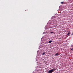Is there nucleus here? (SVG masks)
Masks as SVG:
<instances>
[{
    "mask_svg": "<svg viewBox=\"0 0 73 73\" xmlns=\"http://www.w3.org/2000/svg\"><path fill=\"white\" fill-rule=\"evenodd\" d=\"M53 70H49L48 73H53Z\"/></svg>",
    "mask_w": 73,
    "mask_h": 73,
    "instance_id": "1",
    "label": "nucleus"
},
{
    "mask_svg": "<svg viewBox=\"0 0 73 73\" xmlns=\"http://www.w3.org/2000/svg\"><path fill=\"white\" fill-rule=\"evenodd\" d=\"M55 56H58V53H57L56 54H55Z\"/></svg>",
    "mask_w": 73,
    "mask_h": 73,
    "instance_id": "2",
    "label": "nucleus"
},
{
    "mask_svg": "<svg viewBox=\"0 0 73 73\" xmlns=\"http://www.w3.org/2000/svg\"><path fill=\"white\" fill-rule=\"evenodd\" d=\"M52 70L53 71V72H54V71L56 70V68H53L52 69Z\"/></svg>",
    "mask_w": 73,
    "mask_h": 73,
    "instance_id": "3",
    "label": "nucleus"
},
{
    "mask_svg": "<svg viewBox=\"0 0 73 73\" xmlns=\"http://www.w3.org/2000/svg\"><path fill=\"white\" fill-rule=\"evenodd\" d=\"M52 42V40H50L49 41L48 43H49V44H50V43H51Z\"/></svg>",
    "mask_w": 73,
    "mask_h": 73,
    "instance_id": "4",
    "label": "nucleus"
},
{
    "mask_svg": "<svg viewBox=\"0 0 73 73\" xmlns=\"http://www.w3.org/2000/svg\"><path fill=\"white\" fill-rule=\"evenodd\" d=\"M70 33L69 32H68V33L67 34L68 36H69V34H70Z\"/></svg>",
    "mask_w": 73,
    "mask_h": 73,
    "instance_id": "5",
    "label": "nucleus"
},
{
    "mask_svg": "<svg viewBox=\"0 0 73 73\" xmlns=\"http://www.w3.org/2000/svg\"><path fill=\"white\" fill-rule=\"evenodd\" d=\"M45 54V52H43L42 54V55H44Z\"/></svg>",
    "mask_w": 73,
    "mask_h": 73,
    "instance_id": "6",
    "label": "nucleus"
},
{
    "mask_svg": "<svg viewBox=\"0 0 73 73\" xmlns=\"http://www.w3.org/2000/svg\"><path fill=\"white\" fill-rule=\"evenodd\" d=\"M61 4H64V2H61Z\"/></svg>",
    "mask_w": 73,
    "mask_h": 73,
    "instance_id": "7",
    "label": "nucleus"
},
{
    "mask_svg": "<svg viewBox=\"0 0 73 73\" xmlns=\"http://www.w3.org/2000/svg\"><path fill=\"white\" fill-rule=\"evenodd\" d=\"M50 33H53V32H50Z\"/></svg>",
    "mask_w": 73,
    "mask_h": 73,
    "instance_id": "8",
    "label": "nucleus"
},
{
    "mask_svg": "<svg viewBox=\"0 0 73 73\" xmlns=\"http://www.w3.org/2000/svg\"><path fill=\"white\" fill-rule=\"evenodd\" d=\"M71 35H73V33H72V34H71Z\"/></svg>",
    "mask_w": 73,
    "mask_h": 73,
    "instance_id": "9",
    "label": "nucleus"
},
{
    "mask_svg": "<svg viewBox=\"0 0 73 73\" xmlns=\"http://www.w3.org/2000/svg\"><path fill=\"white\" fill-rule=\"evenodd\" d=\"M73 48H72V49H71V50H73Z\"/></svg>",
    "mask_w": 73,
    "mask_h": 73,
    "instance_id": "10",
    "label": "nucleus"
},
{
    "mask_svg": "<svg viewBox=\"0 0 73 73\" xmlns=\"http://www.w3.org/2000/svg\"><path fill=\"white\" fill-rule=\"evenodd\" d=\"M44 33H43V34H44Z\"/></svg>",
    "mask_w": 73,
    "mask_h": 73,
    "instance_id": "11",
    "label": "nucleus"
}]
</instances>
